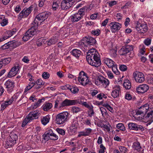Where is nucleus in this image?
I'll use <instances>...</instances> for the list:
<instances>
[{
	"label": "nucleus",
	"instance_id": "obj_10",
	"mask_svg": "<svg viewBox=\"0 0 153 153\" xmlns=\"http://www.w3.org/2000/svg\"><path fill=\"white\" fill-rule=\"evenodd\" d=\"M149 107L148 104H146L140 107L136 111V115H141V119H143L144 116L148 111Z\"/></svg>",
	"mask_w": 153,
	"mask_h": 153
},
{
	"label": "nucleus",
	"instance_id": "obj_61",
	"mask_svg": "<svg viewBox=\"0 0 153 153\" xmlns=\"http://www.w3.org/2000/svg\"><path fill=\"white\" fill-rule=\"evenodd\" d=\"M119 68L120 70L123 71H125L127 69L126 66L124 65H121L119 67Z\"/></svg>",
	"mask_w": 153,
	"mask_h": 153
},
{
	"label": "nucleus",
	"instance_id": "obj_40",
	"mask_svg": "<svg viewBox=\"0 0 153 153\" xmlns=\"http://www.w3.org/2000/svg\"><path fill=\"white\" fill-rule=\"evenodd\" d=\"M117 50L114 49H111L109 52V54L112 58H115L117 57Z\"/></svg>",
	"mask_w": 153,
	"mask_h": 153
},
{
	"label": "nucleus",
	"instance_id": "obj_25",
	"mask_svg": "<svg viewBox=\"0 0 153 153\" xmlns=\"http://www.w3.org/2000/svg\"><path fill=\"white\" fill-rule=\"evenodd\" d=\"M104 63L107 65L108 67L111 68L114 65V62L112 59L108 58L104 59Z\"/></svg>",
	"mask_w": 153,
	"mask_h": 153
},
{
	"label": "nucleus",
	"instance_id": "obj_21",
	"mask_svg": "<svg viewBox=\"0 0 153 153\" xmlns=\"http://www.w3.org/2000/svg\"><path fill=\"white\" fill-rule=\"evenodd\" d=\"M92 131V130L90 128H87L85 129L83 131H81L79 132L78 137H81L82 136H89Z\"/></svg>",
	"mask_w": 153,
	"mask_h": 153
},
{
	"label": "nucleus",
	"instance_id": "obj_39",
	"mask_svg": "<svg viewBox=\"0 0 153 153\" xmlns=\"http://www.w3.org/2000/svg\"><path fill=\"white\" fill-rule=\"evenodd\" d=\"M35 85H36V83H35L31 82H29L28 85L25 88L24 92L25 93L27 92Z\"/></svg>",
	"mask_w": 153,
	"mask_h": 153
},
{
	"label": "nucleus",
	"instance_id": "obj_59",
	"mask_svg": "<svg viewBox=\"0 0 153 153\" xmlns=\"http://www.w3.org/2000/svg\"><path fill=\"white\" fill-rule=\"evenodd\" d=\"M102 105L106 108L107 109L111 112L113 110V108L108 104L105 103L103 104Z\"/></svg>",
	"mask_w": 153,
	"mask_h": 153
},
{
	"label": "nucleus",
	"instance_id": "obj_2",
	"mask_svg": "<svg viewBox=\"0 0 153 153\" xmlns=\"http://www.w3.org/2000/svg\"><path fill=\"white\" fill-rule=\"evenodd\" d=\"M78 104L85 106L89 109L93 106L91 105H89L87 102H83L81 100H71L66 99L61 103L59 107V108H61L66 106Z\"/></svg>",
	"mask_w": 153,
	"mask_h": 153
},
{
	"label": "nucleus",
	"instance_id": "obj_33",
	"mask_svg": "<svg viewBox=\"0 0 153 153\" xmlns=\"http://www.w3.org/2000/svg\"><path fill=\"white\" fill-rule=\"evenodd\" d=\"M71 53L73 56L76 58H78L80 55L81 51L78 49H73L72 51H71Z\"/></svg>",
	"mask_w": 153,
	"mask_h": 153
},
{
	"label": "nucleus",
	"instance_id": "obj_12",
	"mask_svg": "<svg viewBox=\"0 0 153 153\" xmlns=\"http://www.w3.org/2000/svg\"><path fill=\"white\" fill-rule=\"evenodd\" d=\"M109 26L110 27V29L112 33H115L118 31L121 27V25L119 23L112 22L110 23Z\"/></svg>",
	"mask_w": 153,
	"mask_h": 153
},
{
	"label": "nucleus",
	"instance_id": "obj_3",
	"mask_svg": "<svg viewBox=\"0 0 153 153\" xmlns=\"http://www.w3.org/2000/svg\"><path fill=\"white\" fill-rule=\"evenodd\" d=\"M69 114L67 112H64L57 115L56 117V123L59 125H64L69 119Z\"/></svg>",
	"mask_w": 153,
	"mask_h": 153
},
{
	"label": "nucleus",
	"instance_id": "obj_55",
	"mask_svg": "<svg viewBox=\"0 0 153 153\" xmlns=\"http://www.w3.org/2000/svg\"><path fill=\"white\" fill-rule=\"evenodd\" d=\"M56 130L59 134L62 135H64L65 134V131L64 129L60 128H57Z\"/></svg>",
	"mask_w": 153,
	"mask_h": 153
},
{
	"label": "nucleus",
	"instance_id": "obj_36",
	"mask_svg": "<svg viewBox=\"0 0 153 153\" xmlns=\"http://www.w3.org/2000/svg\"><path fill=\"white\" fill-rule=\"evenodd\" d=\"M42 99H39L36 102L33 103L30 106V108L32 109H35L40 105V104L41 102Z\"/></svg>",
	"mask_w": 153,
	"mask_h": 153
},
{
	"label": "nucleus",
	"instance_id": "obj_28",
	"mask_svg": "<svg viewBox=\"0 0 153 153\" xmlns=\"http://www.w3.org/2000/svg\"><path fill=\"white\" fill-rule=\"evenodd\" d=\"M133 146L135 149L137 150L140 153H143V150H141L142 148L140 146V143L138 142H135L134 143Z\"/></svg>",
	"mask_w": 153,
	"mask_h": 153
},
{
	"label": "nucleus",
	"instance_id": "obj_35",
	"mask_svg": "<svg viewBox=\"0 0 153 153\" xmlns=\"http://www.w3.org/2000/svg\"><path fill=\"white\" fill-rule=\"evenodd\" d=\"M11 61V58H5L0 61V64L2 67L4 65H5L9 64Z\"/></svg>",
	"mask_w": 153,
	"mask_h": 153
},
{
	"label": "nucleus",
	"instance_id": "obj_32",
	"mask_svg": "<svg viewBox=\"0 0 153 153\" xmlns=\"http://www.w3.org/2000/svg\"><path fill=\"white\" fill-rule=\"evenodd\" d=\"M52 106L53 105L51 103H46L43 105V109L44 111H47L51 109Z\"/></svg>",
	"mask_w": 153,
	"mask_h": 153
},
{
	"label": "nucleus",
	"instance_id": "obj_5",
	"mask_svg": "<svg viewBox=\"0 0 153 153\" xmlns=\"http://www.w3.org/2000/svg\"><path fill=\"white\" fill-rule=\"evenodd\" d=\"M50 13L47 12H45L39 14L36 17L34 20V24L39 25L44 21L48 17Z\"/></svg>",
	"mask_w": 153,
	"mask_h": 153
},
{
	"label": "nucleus",
	"instance_id": "obj_17",
	"mask_svg": "<svg viewBox=\"0 0 153 153\" xmlns=\"http://www.w3.org/2000/svg\"><path fill=\"white\" fill-rule=\"evenodd\" d=\"M98 82L104 86H108L109 84L108 80L102 76H99L96 81V84L98 85H99Z\"/></svg>",
	"mask_w": 153,
	"mask_h": 153
},
{
	"label": "nucleus",
	"instance_id": "obj_43",
	"mask_svg": "<svg viewBox=\"0 0 153 153\" xmlns=\"http://www.w3.org/2000/svg\"><path fill=\"white\" fill-rule=\"evenodd\" d=\"M145 117L148 120H151L152 118L153 117V108L151 109L150 112L148 113Z\"/></svg>",
	"mask_w": 153,
	"mask_h": 153
},
{
	"label": "nucleus",
	"instance_id": "obj_64",
	"mask_svg": "<svg viewBox=\"0 0 153 153\" xmlns=\"http://www.w3.org/2000/svg\"><path fill=\"white\" fill-rule=\"evenodd\" d=\"M100 109L103 115L106 114V111L105 108L103 107H101L100 108Z\"/></svg>",
	"mask_w": 153,
	"mask_h": 153
},
{
	"label": "nucleus",
	"instance_id": "obj_41",
	"mask_svg": "<svg viewBox=\"0 0 153 153\" xmlns=\"http://www.w3.org/2000/svg\"><path fill=\"white\" fill-rule=\"evenodd\" d=\"M57 42V38L55 37L53 38H51L50 39L48 42V45L50 46L52 45L55 44L56 42Z\"/></svg>",
	"mask_w": 153,
	"mask_h": 153
},
{
	"label": "nucleus",
	"instance_id": "obj_57",
	"mask_svg": "<svg viewBox=\"0 0 153 153\" xmlns=\"http://www.w3.org/2000/svg\"><path fill=\"white\" fill-rule=\"evenodd\" d=\"M97 98L99 100H101L102 98H107V96L103 93H100V94H98L97 95Z\"/></svg>",
	"mask_w": 153,
	"mask_h": 153
},
{
	"label": "nucleus",
	"instance_id": "obj_26",
	"mask_svg": "<svg viewBox=\"0 0 153 153\" xmlns=\"http://www.w3.org/2000/svg\"><path fill=\"white\" fill-rule=\"evenodd\" d=\"M82 18L77 13L72 15L70 16L71 20L72 22H74L79 21Z\"/></svg>",
	"mask_w": 153,
	"mask_h": 153
},
{
	"label": "nucleus",
	"instance_id": "obj_31",
	"mask_svg": "<svg viewBox=\"0 0 153 153\" xmlns=\"http://www.w3.org/2000/svg\"><path fill=\"white\" fill-rule=\"evenodd\" d=\"M123 86L126 89L129 90L131 88V83L128 79H126L124 82Z\"/></svg>",
	"mask_w": 153,
	"mask_h": 153
},
{
	"label": "nucleus",
	"instance_id": "obj_42",
	"mask_svg": "<svg viewBox=\"0 0 153 153\" xmlns=\"http://www.w3.org/2000/svg\"><path fill=\"white\" fill-rule=\"evenodd\" d=\"M86 10L85 8V7H82L80 9L77 13L82 18V17L85 15V11Z\"/></svg>",
	"mask_w": 153,
	"mask_h": 153
},
{
	"label": "nucleus",
	"instance_id": "obj_7",
	"mask_svg": "<svg viewBox=\"0 0 153 153\" xmlns=\"http://www.w3.org/2000/svg\"><path fill=\"white\" fill-rule=\"evenodd\" d=\"M96 42V40L93 38L88 36L84 38L80 43V44L82 46H87L88 45H93Z\"/></svg>",
	"mask_w": 153,
	"mask_h": 153
},
{
	"label": "nucleus",
	"instance_id": "obj_24",
	"mask_svg": "<svg viewBox=\"0 0 153 153\" xmlns=\"http://www.w3.org/2000/svg\"><path fill=\"white\" fill-rule=\"evenodd\" d=\"M16 43L15 42L12 41L9 42L5 43L1 47V48L3 49H8L10 47H16Z\"/></svg>",
	"mask_w": 153,
	"mask_h": 153
},
{
	"label": "nucleus",
	"instance_id": "obj_20",
	"mask_svg": "<svg viewBox=\"0 0 153 153\" xmlns=\"http://www.w3.org/2000/svg\"><path fill=\"white\" fill-rule=\"evenodd\" d=\"M20 67L18 66H15L13 67L9 72L7 76L9 78L15 76L19 71Z\"/></svg>",
	"mask_w": 153,
	"mask_h": 153
},
{
	"label": "nucleus",
	"instance_id": "obj_29",
	"mask_svg": "<svg viewBox=\"0 0 153 153\" xmlns=\"http://www.w3.org/2000/svg\"><path fill=\"white\" fill-rule=\"evenodd\" d=\"M8 23V20L3 16H0V24L3 27L7 25Z\"/></svg>",
	"mask_w": 153,
	"mask_h": 153
},
{
	"label": "nucleus",
	"instance_id": "obj_44",
	"mask_svg": "<svg viewBox=\"0 0 153 153\" xmlns=\"http://www.w3.org/2000/svg\"><path fill=\"white\" fill-rule=\"evenodd\" d=\"M116 127L117 128L123 131L126 130V128L124 125L122 123H119L117 125Z\"/></svg>",
	"mask_w": 153,
	"mask_h": 153
},
{
	"label": "nucleus",
	"instance_id": "obj_18",
	"mask_svg": "<svg viewBox=\"0 0 153 153\" xmlns=\"http://www.w3.org/2000/svg\"><path fill=\"white\" fill-rule=\"evenodd\" d=\"M73 2L71 1H69L66 0H63L61 2V9L63 10H67L71 7L73 4Z\"/></svg>",
	"mask_w": 153,
	"mask_h": 153
},
{
	"label": "nucleus",
	"instance_id": "obj_45",
	"mask_svg": "<svg viewBox=\"0 0 153 153\" xmlns=\"http://www.w3.org/2000/svg\"><path fill=\"white\" fill-rule=\"evenodd\" d=\"M45 40L43 38H41L38 39L36 42V44L38 46H42L43 44L45 43Z\"/></svg>",
	"mask_w": 153,
	"mask_h": 153
},
{
	"label": "nucleus",
	"instance_id": "obj_11",
	"mask_svg": "<svg viewBox=\"0 0 153 153\" xmlns=\"http://www.w3.org/2000/svg\"><path fill=\"white\" fill-rule=\"evenodd\" d=\"M132 45H126L122 47L119 50V53L120 55H125L130 51L133 50Z\"/></svg>",
	"mask_w": 153,
	"mask_h": 153
},
{
	"label": "nucleus",
	"instance_id": "obj_48",
	"mask_svg": "<svg viewBox=\"0 0 153 153\" xmlns=\"http://www.w3.org/2000/svg\"><path fill=\"white\" fill-rule=\"evenodd\" d=\"M111 68H112V70L114 74L117 75L119 74L120 72L117 69V65H114L112 66Z\"/></svg>",
	"mask_w": 153,
	"mask_h": 153
},
{
	"label": "nucleus",
	"instance_id": "obj_38",
	"mask_svg": "<svg viewBox=\"0 0 153 153\" xmlns=\"http://www.w3.org/2000/svg\"><path fill=\"white\" fill-rule=\"evenodd\" d=\"M59 1L54 0L52 5V7L53 10H56L57 9L59 6Z\"/></svg>",
	"mask_w": 153,
	"mask_h": 153
},
{
	"label": "nucleus",
	"instance_id": "obj_52",
	"mask_svg": "<svg viewBox=\"0 0 153 153\" xmlns=\"http://www.w3.org/2000/svg\"><path fill=\"white\" fill-rule=\"evenodd\" d=\"M70 91L72 93L76 94L79 91V89L76 86H71Z\"/></svg>",
	"mask_w": 153,
	"mask_h": 153
},
{
	"label": "nucleus",
	"instance_id": "obj_50",
	"mask_svg": "<svg viewBox=\"0 0 153 153\" xmlns=\"http://www.w3.org/2000/svg\"><path fill=\"white\" fill-rule=\"evenodd\" d=\"M119 148L120 152L122 153H127L128 149L126 147L122 146H119Z\"/></svg>",
	"mask_w": 153,
	"mask_h": 153
},
{
	"label": "nucleus",
	"instance_id": "obj_1",
	"mask_svg": "<svg viewBox=\"0 0 153 153\" xmlns=\"http://www.w3.org/2000/svg\"><path fill=\"white\" fill-rule=\"evenodd\" d=\"M86 58L88 63L92 66L98 67L101 64L99 54L95 49H91L88 51Z\"/></svg>",
	"mask_w": 153,
	"mask_h": 153
},
{
	"label": "nucleus",
	"instance_id": "obj_56",
	"mask_svg": "<svg viewBox=\"0 0 153 153\" xmlns=\"http://www.w3.org/2000/svg\"><path fill=\"white\" fill-rule=\"evenodd\" d=\"M58 136L54 133H53L48 139L53 140H56L58 139Z\"/></svg>",
	"mask_w": 153,
	"mask_h": 153
},
{
	"label": "nucleus",
	"instance_id": "obj_15",
	"mask_svg": "<svg viewBox=\"0 0 153 153\" xmlns=\"http://www.w3.org/2000/svg\"><path fill=\"white\" fill-rule=\"evenodd\" d=\"M135 28L138 32L142 33H144L147 30L146 25L141 24L139 22H137Z\"/></svg>",
	"mask_w": 153,
	"mask_h": 153
},
{
	"label": "nucleus",
	"instance_id": "obj_19",
	"mask_svg": "<svg viewBox=\"0 0 153 153\" xmlns=\"http://www.w3.org/2000/svg\"><path fill=\"white\" fill-rule=\"evenodd\" d=\"M120 93V88L119 85L115 86L113 88L111 93V96L114 98H117L119 97Z\"/></svg>",
	"mask_w": 153,
	"mask_h": 153
},
{
	"label": "nucleus",
	"instance_id": "obj_58",
	"mask_svg": "<svg viewBox=\"0 0 153 153\" xmlns=\"http://www.w3.org/2000/svg\"><path fill=\"white\" fill-rule=\"evenodd\" d=\"M50 76V74L47 72H45L42 74V77L45 79H48Z\"/></svg>",
	"mask_w": 153,
	"mask_h": 153
},
{
	"label": "nucleus",
	"instance_id": "obj_16",
	"mask_svg": "<svg viewBox=\"0 0 153 153\" xmlns=\"http://www.w3.org/2000/svg\"><path fill=\"white\" fill-rule=\"evenodd\" d=\"M149 86L146 84H142L136 88L138 93L143 94L146 92L149 89Z\"/></svg>",
	"mask_w": 153,
	"mask_h": 153
},
{
	"label": "nucleus",
	"instance_id": "obj_54",
	"mask_svg": "<svg viewBox=\"0 0 153 153\" xmlns=\"http://www.w3.org/2000/svg\"><path fill=\"white\" fill-rule=\"evenodd\" d=\"M72 110L74 113H77L81 111V109L79 107L74 106L72 108Z\"/></svg>",
	"mask_w": 153,
	"mask_h": 153
},
{
	"label": "nucleus",
	"instance_id": "obj_6",
	"mask_svg": "<svg viewBox=\"0 0 153 153\" xmlns=\"http://www.w3.org/2000/svg\"><path fill=\"white\" fill-rule=\"evenodd\" d=\"M78 80L81 84L83 86L89 84L90 82L87 74L83 71H81L79 73Z\"/></svg>",
	"mask_w": 153,
	"mask_h": 153
},
{
	"label": "nucleus",
	"instance_id": "obj_37",
	"mask_svg": "<svg viewBox=\"0 0 153 153\" xmlns=\"http://www.w3.org/2000/svg\"><path fill=\"white\" fill-rule=\"evenodd\" d=\"M16 143V141L9 138L8 140L7 141L6 144L7 146H9V147H12Z\"/></svg>",
	"mask_w": 153,
	"mask_h": 153
},
{
	"label": "nucleus",
	"instance_id": "obj_4",
	"mask_svg": "<svg viewBox=\"0 0 153 153\" xmlns=\"http://www.w3.org/2000/svg\"><path fill=\"white\" fill-rule=\"evenodd\" d=\"M38 25L37 24H35L33 26L25 33L22 38L23 40L25 41H27L30 37L36 34L38 31Z\"/></svg>",
	"mask_w": 153,
	"mask_h": 153
},
{
	"label": "nucleus",
	"instance_id": "obj_30",
	"mask_svg": "<svg viewBox=\"0 0 153 153\" xmlns=\"http://www.w3.org/2000/svg\"><path fill=\"white\" fill-rule=\"evenodd\" d=\"M36 84V86H35V89H38L41 88L42 86L44 84V82L43 81L42 79H38L36 83H35Z\"/></svg>",
	"mask_w": 153,
	"mask_h": 153
},
{
	"label": "nucleus",
	"instance_id": "obj_13",
	"mask_svg": "<svg viewBox=\"0 0 153 153\" xmlns=\"http://www.w3.org/2000/svg\"><path fill=\"white\" fill-rule=\"evenodd\" d=\"M16 31V30L15 28L13 29L10 30L6 31L4 33L2 37L1 38L2 40L3 41L11 37L15 33Z\"/></svg>",
	"mask_w": 153,
	"mask_h": 153
},
{
	"label": "nucleus",
	"instance_id": "obj_9",
	"mask_svg": "<svg viewBox=\"0 0 153 153\" xmlns=\"http://www.w3.org/2000/svg\"><path fill=\"white\" fill-rule=\"evenodd\" d=\"M33 10V7L30 6L28 8H25L19 13L18 18L21 19L23 18L27 17Z\"/></svg>",
	"mask_w": 153,
	"mask_h": 153
},
{
	"label": "nucleus",
	"instance_id": "obj_53",
	"mask_svg": "<svg viewBox=\"0 0 153 153\" xmlns=\"http://www.w3.org/2000/svg\"><path fill=\"white\" fill-rule=\"evenodd\" d=\"M9 138L12 139L14 141L15 140V141H16V142L18 139V137L16 134L11 133L10 134Z\"/></svg>",
	"mask_w": 153,
	"mask_h": 153
},
{
	"label": "nucleus",
	"instance_id": "obj_23",
	"mask_svg": "<svg viewBox=\"0 0 153 153\" xmlns=\"http://www.w3.org/2000/svg\"><path fill=\"white\" fill-rule=\"evenodd\" d=\"M39 111L35 110L30 112L28 115V117L32 120L38 118L39 116Z\"/></svg>",
	"mask_w": 153,
	"mask_h": 153
},
{
	"label": "nucleus",
	"instance_id": "obj_63",
	"mask_svg": "<svg viewBox=\"0 0 153 153\" xmlns=\"http://www.w3.org/2000/svg\"><path fill=\"white\" fill-rule=\"evenodd\" d=\"M151 41V39L147 38L144 40V43L146 45L148 46L150 44Z\"/></svg>",
	"mask_w": 153,
	"mask_h": 153
},
{
	"label": "nucleus",
	"instance_id": "obj_51",
	"mask_svg": "<svg viewBox=\"0 0 153 153\" xmlns=\"http://www.w3.org/2000/svg\"><path fill=\"white\" fill-rule=\"evenodd\" d=\"M31 121L27 116V117L23 121L22 126V127H25L29 122H30Z\"/></svg>",
	"mask_w": 153,
	"mask_h": 153
},
{
	"label": "nucleus",
	"instance_id": "obj_34",
	"mask_svg": "<svg viewBox=\"0 0 153 153\" xmlns=\"http://www.w3.org/2000/svg\"><path fill=\"white\" fill-rule=\"evenodd\" d=\"M50 119V118L48 115L43 117L41 119L42 123L44 125H46L49 122Z\"/></svg>",
	"mask_w": 153,
	"mask_h": 153
},
{
	"label": "nucleus",
	"instance_id": "obj_49",
	"mask_svg": "<svg viewBox=\"0 0 153 153\" xmlns=\"http://www.w3.org/2000/svg\"><path fill=\"white\" fill-rule=\"evenodd\" d=\"M111 127L110 125L108 126L106 124H103L101 126V127L103 128L104 131H106L108 132H109L110 130V127Z\"/></svg>",
	"mask_w": 153,
	"mask_h": 153
},
{
	"label": "nucleus",
	"instance_id": "obj_60",
	"mask_svg": "<svg viewBox=\"0 0 153 153\" xmlns=\"http://www.w3.org/2000/svg\"><path fill=\"white\" fill-rule=\"evenodd\" d=\"M100 149L99 153H104L105 152V150L106 149L105 148L103 144H101L100 146Z\"/></svg>",
	"mask_w": 153,
	"mask_h": 153
},
{
	"label": "nucleus",
	"instance_id": "obj_46",
	"mask_svg": "<svg viewBox=\"0 0 153 153\" xmlns=\"http://www.w3.org/2000/svg\"><path fill=\"white\" fill-rule=\"evenodd\" d=\"M45 133L46 134L44 135V137L46 139H48L53 133L51 129H49Z\"/></svg>",
	"mask_w": 153,
	"mask_h": 153
},
{
	"label": "nucleus",
	"instance_id": "obj_8",
	"mask_svg": "<svg viewBox=\"0 0 153 153\" xmlns=\"http://www.w3.org/2000/svg\"><path fill=\"white\" fill-rule=\"evenodd\" d=\"M133 76L137 82L142 83L145 80L144 75L142 72L136 71L134 73Z\"/></svg>",
	"mask_w": 153,
	"mask_h": 153
},
{
	"label": "nucleus",
	"instance_id": "obj_22",
	"mask_svg": "<svg viewBox=\"0 0 153 153\" xmlns=\"http://www.w3.org/2000/svg\"><path fill=\"white\" fill-rule=\"evenodd\" d=\"M4 85L7 89V91L9 92H11L14 87V83L10 80H8L5 83Z\"/></svg>",
	"mask_w": 153,
	"mask_h": 153
},
{
	"label": "nucleus",
	"instance_id": "obj_62",
	"mask_svg": "<svg viewBox=\"0 0 153 153\" xmlns=\"http://www.w3.org/2000/svg\"><path fill=\"white\" fill-rule=\"evenodd\" d=\"M100 30L98 29L94 30L92 31L91 33L94 35L98 36L100 34Z\"/></svg>",
	"mask_w": 153,
	"mask_h": 153
},
{
	"label": "nucleus",
	"instance_id": "obj_47",
	"mask_svg": "<svg viewBox=\"0 0 153 153\" xmlns=\"http://www.w3.org/2000/svg\"><path fill=\"white\" fill-rule=\"evenodd\" d=\"M83 123L86 125L91 126V120L89 118H87L84 120H83Z\"/></svg>",
	"mask_w": 153,
	"mask_h": 153
},
{
	"label": "nucleus",
	"instance_id": "obj_14",
	"mask_svg": "<svg viewBox=\"0 0 153 153\" xmlns=\"http://www.w3.org/2000/svg\"><path fill=\"white\" fill-rule=\"evenodd\" d=\"M128 126L129 129L131 130L138 131H143L144 129V128L141 125L132 123H128Z\"/></svg>",
	"mask_w": 153,
	"mask_h": 153
},
{
	"label": "nucleus",
	"instance_id": "obj_27",
	"mask_svg": "<svg viewBox=\"0 0 153 153\" xmlns=\"http://www.w3.org/2000/svg\"><path fill=\"white\" fill-rule=\"evenodd\" d=\"M13 101V98H11L9 100L5 101L1 105V109L4 110L8 105H10L12 103Z\"/></svg>",
	"mask_w": 153,
	"mask_h": 153
}]
</instances>
